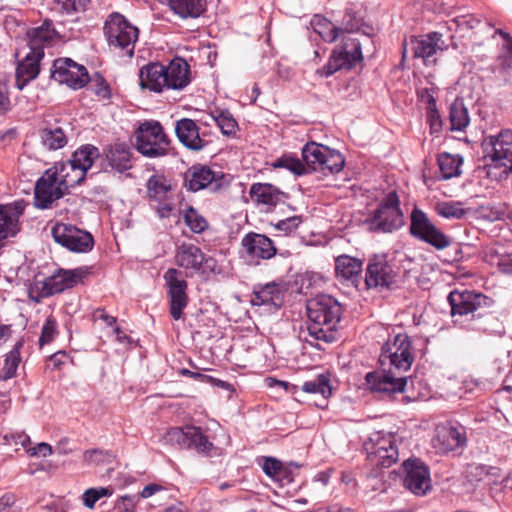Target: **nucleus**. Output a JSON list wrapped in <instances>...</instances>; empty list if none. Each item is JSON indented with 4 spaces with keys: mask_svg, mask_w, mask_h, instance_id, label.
<instances>
[{
    "mask_svg": "<svg viewBox=\"0 0 512 512\" xmlns=\"http://www.w3.org/2000/svg\"><path fill=\"white\" fill-rule=\"evenodd\" d=\"M495 34L503 38V53L497 60L494 72L500 74L507 81L508 77L512 76V36L502 29H497Z\"/></svg>",
    "mask_w": 512,
    "mask_h": 512,
    "instance_id": "obj_33",
    "label": "nucleus"
},
{
    "mask_svg": "<svg viewBox=\"0 0 512 512\" xmlns=\"http://www.w3.org/2000/svg\"><path fill=\"white\" fill-rule=\"evenodd\" d=\"M99 149L91 144H85L77 148L69 161L76 165L85 174L93 166L94 162L99 158Z\"/></svg>",
    "mask_w": 512,
    "mask_h": 512,
    "instance_id": "obj_36",
    "label": "nucleus"
},
{
    "mask_svg": "<svg viewBox=\"0 0 512 512\" xmlns=\"http://www.w3.org/2000/svg\"><path fill=\"white\" fill-rule=\"evenodd\" d=\"M428 118L431 123V128L438 130L442 126V120L439 111L436 108V101L433 96L428 99Z\"/></svg>",
    "mask_w": 512,
    "mask_h": 512,
    "instance_id": "obj_60",
    "label": "nucleus"
},
{
    "mask_svg": "<svg viewBox=\"0 0 512 512\" xmlns=\"http://www.w3.org/2000/svg\"><path fill=\"white\" fill-rule=\"evenodd\" d=\"M136 148L144 156L160 157L168 152L169 139L157 121L142 123L135 132Z\"/></svg>",
    "mask_w": 512,
    "mask_h": 512,
    "instance_id": "obj_9",
    "label": "nucleus"
},
{
    "mask_svg": "<svg viewBox=\"0 0 512 512\" xmlns=\"http://www.w3.org/2000/svg\"><path fill=\"white\" fill-rule=\"evenodd\" d=\"M175 133L180 143L190 150L199 151L206 145V142L199 135V127L190 118L177 120Z\"/></svg>",
    "mask_w": 512,
    "mask_h": 512,
    "instance_id": "obj_24",
    "label": "nucleus"
},
{
    "mask_svg": "<svg viewBox=\"0 0 512 512\" xmlns=\"http://www.w3.org/2000/svg\"><path fill=\"white\" fill-rule=\"evenodd\" d=\"M66 192L57 178V170L49 168L36 182L34 189L35 206L40 209H48Z\"/></svg>",
    "mask_w": 512,
    "mask_h": 512,
    "instance_id": "obj_14",
    "label": "nucleus"
},
{
    "mask_svg": "<svg viewBox=\"0 0 512 512\" xmlns=\"http://www.w3.org/2000/svg\"><path fill=\"white\" fill-rule=\"evenodd\" d=\"M222 178L223 174L221 172H215L206 165L195 164L185 172L184 186L192 192H197L212 185L217 188L219 186L218 182Z\"/></svg>",
    "mask_w": 512,
    "mask_h": 512,
    "instance_id": "obj_19",
    "label": "nucleus"
},
{
    "mask_svg": "<svg viewBox=\"0 0 512 512\" xmlns=\"http://www.w3.org/2000/svg\"><path fill=\"white\" fill-rule=\"evenodd\" d=\"M170 8L182 18H197L205 10V0H168Z\"/></svg>",
    "mask_w": 512,
    "mask_h": 512,
    "instance_id": "obj_38",
    "label": "nucleus"
},
{
    "mask_svg": "<svg viewBox=\"0 0 512 512\" xmlns=\"http://www.w3.org/2000/svg\"><path fill=\"white\" fill-rule=\"evenodd\" d=\"M436 214L445 219H462L467 214L463 203L459 201H439L434 205Z\"/></svg>",
    "mask_w": 512,
    "mask_h": 512,
    "instance_id": "obj_44",
    "label": "nucleus"
},
{
    "mask_svg": "<svg viewBox=\"0 0 512 512\" xmlns=\"http://www.w3.org/2000/svg\"><path fill=\"white\" fill-rule=\"evenodd\" d=\"M164 280L168 286L170 314L174 320H179L183 315V310L188 305L186 292L188 284L182 277L181 271L175 268H169L165 272Z\"/></svg>",
    "mask_w": 512,
    "mask_h": 512,
    "instance_id": "obj_16",
    "label": "nucleus"
},
{
    "mask_svg": "<svg viewBox=\"0 0 512 512\" xmlns=\"http://www.w3.org/2000/svg\"><path fill=\"white\" fill-rule=\"evenodd\" d=\"M284 289L280 283L269 282L264 285H256L253 288L251 303L254 306L273 305L280 308L283 301Z\"/></svg>",
    "mask_w": 512,
    "mask_h": 512,
    "instance_id": "obj_26",
    "label": "nucleus"
},
{
    "mask_svg": "<svg viewBox=\"0 0 512 512\" xmlns=\"http://www.w3.org/2000/svg\"><path fill=\"white\" fill-rule=\"evenodd\" d=\"M302 222L300 216H292L283 220H279L275 225L276 229L285 232L286 234L293 232Z\"/></svg>",
    "mask_w": 512,
    "mask_h": 512,
    "instance_id": "obj_62",
    "label": "nucleus"
},
{
    "mask_svg": "<svg viewBox=\"0 0 512 512\" xmlns=\"http://www.w3.org/2000/svg\"><path fill=\"white\" fill-rule=\"evenodd\" d=\"M51 168L57 170V178L66 191L82 183L86 177V174L69 160L56 163Z\"/></svg>",
    "mask_w": 512,
    "mask_h": 512,
    "instance_id": "obj_32",
    "label": "nucleus"
},
{
    "mask_svg": "<svg viewBox=\"0 0 512 512\" xmlns=\"http://www.w3.org/2000/svg\"><path fill=\"white\" fill-rule=\"evenodd\" d=\"M242 256L251 264L269 260L277 253L274 242L264 234L250 232L241 240Z\"/></svg>",
    "mask_w": 512,
    "mask_h": 512,
    "instance_id": "obj_17",
    "label": "nucleus"
},
{
    "mask_svg": "<svg viewBox=\"0 0 512 512\" xmlns=\"http://www.w3.org/2000/svg\"><path fill=\"white\" fill-rule=\"evenodd\" d=\"M465 442L466 437L462 429L442 425L436 428L432 445L439 453L446 454L463 446Z\"/></svg>",
    "mask_w": 512,
    "mask_h": 512,
    "instance_id": "obj_20",
    "label": "nucleus"
},
{
    "mask_svg": "<svg viewBox=\"0 0 512 512\" xmlns=\"http://www.w3.org/2000/svg\"><path fill=\"white\" fill-rule=\"evenodd\" d=\"M402 57L405 58L408 50H411L414 58H421L425 64L429 59L439 51L447 49V44L443 40L441 33L433 31L420 36H411L403 42Z\"/></svg>",
    "mask_w": 512,
    "mask_h": 512,
    "instance_id": "obj_13",
    "label": "nucleus"
},
{
    "mask_svg": "<svg viewBox=\"0 0 512 512\" xmlns=\"http://www.w3.org/2000/svg\"><path fill=\"white\" fill-rule=\"evenodd\" d=\"M339 38L341 44L333 51L328 63L317 70L321 77H329L340 69H350L363 58L357 38L349 35H340Z\"/></svg>",
    "mask_w": 512,
    "mask_h": 512,
    "instance_id": "obj_8",
    "label": "nucleus"
},
{
    "mask_svg": "<svg viewBox=\"0 0 512 512\" xmlns=\"http://www.w3.org/2000/svg\"><path fill=\"white\" fill-rule=\"evenodd\" d=\"M205 261V255L201 249L193 244L183 243L178 246L175 262L186 270L199 271Z\"/></svg>",
    "mask_w": 512,
    "mask_h": 512,
    "instance_id": "obj_29",
    "label": "nucleus"
},
{
    "mask_svg": "<svg viewBox=\"0 0 512 512\" xmlns=\"http://www.w3.org/2000/svg\"><path fill=\"white\" fill-rule=\"evenodd\" d=\"M345 165V159L343 155L333 149L328 147L327 153H325V158H323L321 169L318 172H322L326 174L329 173H338L340 172Z\"/></svg>",
    "mask_w": 512,
    "mask_h": 512,
    "instance_id": "obj_48",
    "label": "nucleus"
},
{
    "mask_svg": "<svg viewBox=\"0 0 512 512\" xmlns=\"http://www.w3.org/2000/svg\"><path fill=\"white\" fill-rule=\"evenodd\" d=\"M310 25L325 42L332 43L339 38L338 27L321 15H314Z\"/></svg>",
    "mask_w": 512,
    "mask_h": 512,
    "instance_id": "obj_42",
    "label": "nucleus"
},
{
    "mask_svg": "<svg viewBox=\"0 0 512 512\" xmlns=\"http://www.w3.org/2000/svg\"><path fill=\"white\" fill-rule=\"evenodd\" d=\"M212 116L223 134L231 135L236 132L237 122L229 111H216Z\"/></svg>",
    "mask_w": 512,
    "mask_h": 512,
    "instance_id": "obj_51",
    "label": "nucleus"
},
{
    "mask_svg": "<svg viewBox=\"0 0 512 512\" xmlns=\"http://www.w3.org/2000/svg\"><path fill=\"white\" fill-rule=\"evenodd\" d=\"M484 144L491 147L492 161L512 172V130L503 129L496 135H489Z\"/></svg>",
    "mask_w": 512,
    "mask_h": 512,
    "instance_id": "obj_18",
    "label": "nucleus"
},
{
    "mask_svg": "<svg viewBox=\"0 0 512 512\" xmlns=\"http://www.w3.org/2000/svg\"><path fill=\"white\" fill-rule=\"evenodd\" d=\"M51 77L73 89H80L89 81L87 69L70 58L56 59L52 66Z\"/></svg>",
    "mask_w": 512,
    "mask_h": 512,
    "instance_id": "obj_15",
    "label": "nucleus"
},
{
    "mask_svg": "<svg viewBox=\"0 0 512 512\" xmlns=\"http://www.w3.org/2000/svg\"><path fill=\"white\" fill-rule=\"evenodd\" d=\"M448 119L451 131H464L470 123L467 107L462 99L456 98L449 106Z\"/></svg>",
    "mask_w": 512,
    "mask_h": 512,
    "instance_id": "obj_37",
    "label": "nucleus"
},
{
    "mask_svg": "<svg viewBox=\"0 0 512 512\" xmlns=\"http://www.w3.org/2000/svg\"><path fill=\"white\" fill-rule=\"evenodd\" d=\"M401 468L405 475L402 480H431L430 469L420 458H408L403 462Z\"/></svg>",
    "mask_w": 512,
    "mask_h": 512,
    "instance_id": "obj_39",
    "label": "nucleus"
},
{
    "mask_svg": "<svg viewBox=\"0 0 512 512\" xmlns=\"http://www.w3.org/2000/svg\"><path fill=\"white\" fill-rule=\"evenodd\" d=\"M327 146L316 142H309L302 148V159L304 161L307 172H318L321 169L323 158L327 153Z\"/></svg>",
    "mask_w": 512,
    "mask_h": 512,
    "instance_id": "obj_35",
    "label": "nucleus"
},
{
    "mask_svg": "<svg viewBox=\"0 0 512 512\" xmlns=\"http://www.w3.org/2000/svg\"><path fill=\"white\" fill-rule=\"evenodd\" d=\"M57 334V321L53 316H49L46 318L45 323L41 330V335L39 338V345L42 347L45 344H49L53 341L55 335Z\"/></svg>",
    "mask_w": 512,
    "mask_h": 512,
    "instance_id": "obj_55",
    "label": "nucleus"
},
{
    "mask_svg": "<svg viewBox=\"0 0 512 512\" xmlns=\"http://www.w3.org/2000/svg\"><path fill=\"white\" fill-rule=\"evenodd\" d=\"M366 29H370L368 26H365L362 22V19L357 17L355 13L351 11H346L342 18L341 26L338 27L339 36L340 35H349L353 36L360 31L368 36L369 32Z\"/></svg>",
    "mask_w": 512,
    "mask_h": 512,
    "instance_id": "obj_45",
    "label": "nucleus"
},
{
    "mask_svg": "<svg viewBox=\"0 0 512 512\" xmlns=\"http://www.w3.org/2000/svg\"><path fill=\"white\" fill-rule=\"evenodd\" d=\"M362 270L363 263L358 258L340 255L335 259L336 276L342 282H347L357 287Z\"/></svg>",
    "mask_w": 512,
    "mask_h": 512,
    "instance_id": "obj_28",
    "label": "nucleus"
},
{
    "mask_svg": "<svg viewBox=\"0 0 512 512\" xmlns=\"http://www.w3.org/2000/svg\"><path fill=\"white\" fill-rule=\"evenodd\" d=\"M60 11L65 14H72L85 11L90 0H56Z\"/></svg>",
    "mask_w": 512,
    "mask_h": 512,
    "instance_id": "obj_56",
    "label": "nucleus"
},
{
    "mask_svg": "<svg viewBox=\"0 0 512 512\" xmlns=\"http://www.w3.org/2000/svg\"><path fill=\"white\" fill-rule=\"evenodd\" d=\"M95 93L102 99H109L111 96L109 85L101 76H98L95 80Z\"/></svg>",
    "mask_w": 512,
    "mask_h": 512,
    "instance_id": "obj_64",
    "label": "nucleus"
},
{
    "mask_svg": "<svg viewBox=\"0 0 512 512\" xmlns=\"http://www.w3.org/2000/svg\"><path fill=\"white\" fill-rule=\"evenodd\" d=\"M189 442L188 448H194L200 453L208 454L213 450V443L202 433L201 428L188 426Z\"/></svg>",
    "mask_w": 512,
    "mask_h": 512,
    "instance_id": "obj_47",
    "label": "nucleus"
},
{
    "mask_svg": "<svg viewBox=\"0 0 512 512\" xmlns=\"http://www.w3.org/2000/svg\"><path fill=\"white\" fill-rule=\"evenodd\" d=\"M30 457L46 458L53 454V448L46 442H40L33 447L27 448Z\"/></svg>",
    "mask_w": 512,
    "mask_h": 512,
    "instance_id": "obj_61",
    "label": "nucleus"
},
{
    "mask_svg": "<svg viewBox=\"0 0 512 512\" xmlns=\"http://www.w3.org/2000/svg\"><path fill=\"white\" fill-rule=\"evenodd\" d=\"M189 436L190 435H188V426L184 428L173 427L170 428L165 433L164 439L167 443H170L171 445H178L180 447L188 448Z\"/></svg>",
    "mask_w": 512,
    "mask_h": 512,
    "instance_id": "obj_52",
    "label": "nucleus"
},
{
    "mask_svg": "<svg viewBox=\"0 0 512 512\" xmlns=\"http://www.w3.org/2000/svg\"><path fill=\"white\" fill-rule=\"evenodd\" d=\"M30 51H43L44 46H51L59 39L60 35L55 30L51 20H44L41 26L30 29L27 32Z\"/></svg>",
    "mask_w": 512,
    "mask_h": 512,
    "instance_id": "obj_25",
    "label": "nucleus"
},
{
    "mask_svg": "<svg viewBox=\"0 0 512 512\" xmlns=\"http://www.w3.org/2000/svg\"><path fill=\"white\" fill-rule=\"evenodd\" d=\"M51 235L56 243L72 252L86 253L94 246L93 236L72 224L56 223L51 229Z\"/></svg>",
    "mask_w": 512,
    "mask_h": 512,
    "instance_id": "obj_12",
    "label": "nucleus"
},
{
    "mask_svg": "<svg viewBox=\"0 0 512 512\" xmlns=\"http://www.w3.org/2000/svg\"><path fill=\"white\" fill-rule=\"evenodd\" d=\"M364 448L370 468L369 477H383L384 469L391 467L398 460V449L390 434L374 432L369 441L365 442Z\"/></svg>",
    "mask_w": 512,
    "mask_h": 512,
    "instance_id": "obj_4",
    "label": "nucleus"
},
{
    "mask_svg": "<svg viewBox=\"0 0 512 512\" xmlns=\"http://www.w3.org/2000/svg\"><path fill=\"white\" fill-rule=\"evenodd\" d=\"M115 456L108 450L94 448L84 451L83 462L88 465L111 464Z\"/></svg>",
    "mask_w": 512,
    "mask_h": 512,
    "instance_id": "obj_50",
    "label": "nucleus"
},
{
    "mask_svg": "<svg viewBox=\"0 0 512 512\" xmlns=\"http://www.w3.org/2000/svg\"><path fill=\"white\" fill-rule=\"evenodd\" d=\"M132 153L126 144H115L107 153L109 165L118 172H124L132 167Z\"/></svg>",
    "mask_w": 512,
    "mask_h": 512,
    "instance_id": "obj_34",
    "label": "nucleus"
},
{
    "mask_svg": "<svg viewBox=\"0 0 512 512\" xmlns=\"http://www.w3.org/2000/svg\"><path fill=\"white\" fill-rule=\"evenodd\" d=\"M185 224L194 233L200 234L208 227L207 220L193 207H188L183 212Z\"/></svg>",
    "mask_w": 512,
    "mask_h": 512,
    "instance_id": "obj_49",
    "label": "nucleus"
},
{
    "mask_svg": "<svg viewBox=\"0 0 512 512\" xmlns=\"http://www.w3.org/2000/svg\"><path fill=\"white\" fill-rule=\"evenodd\" d=\"M413 361L411 340L406 333L389 338L379 357L382 369L365 376L368 388L385 395L403 392L407 384V377L403 373L410 370Z\"/></svg>",
    "mask_w": 512,
    "mask_h": 512,
    "instance_id": "obj_1",
    "label": "nucleus"
},
{
    "mask_svg": "<svg viewBox=\"0 0 512 512\" xmlns=\"http://www.w3.org/2000/svg\"><path fill=\"white\" fill-rule=\"evenodd\" d=\"M112 494V491L109 488L105 487H96L87 489L83 495L82 500L83 504L87 508H93L95 503L103 497H108Z\"/></svg>",
    "mask_w": 512,
    "mask_h": 512,
    "instance_id": "obj_53",
    "label": "nucleus"
},
{
    "mask_svg": "<svg viewBox=\"0 0 512 512\" xmlns=\"http://www.w3.org/2000/svg\"><path fill=\"white\" fill-rule=\"evenodd\" d=\"M366 222L369 230L377 233H392L404 225V215L396 191H391L382 198Z\"/></svg>",
    "mask_w": 512,
    "mask_h": 512,
    "instance_id": "obj_6",
    "label": "nucleus"
},
{
    "mask_svg": "<svg viewBox=\"0 0 512 512\" xmlns=\"http://www.w3.org/2000/svg\"><path fill=\"white\" fill-rule=\"evenodd\" d=\"M252 201L259 205H265L268 209L277 206L287 199V194L269 183H254L250 188Z\"/></svg>",
    "mask_w": 512,
    "mask_h": 512,
    "instance_id": "obj_27",
    "label": "nucleus"
},
{
    "mask_svg": "<svg viewBox=\"0 0 512 512\" xmlns=\"http://www.w3.org/2000/svg\"><path fill=\"white\" fill-rule=\"evenodd\" d=\"M140 84L154 92H162L165 87V66L153 62L145 65L140 70Z\"/></svg>",
    "mask_w": 512,
    "mask_h": 512,
    "instance_id": "obj_30",
    "label": "nucleus"
},
{
    "mask_svg": "<svg viewBox=\"0 0 512 512\" xmlns=\"http://www.w3.org/2000/svg\"><path fill=\"white\" fill-rule=\"evenodd\" d=\"M405 488L415 495L423 496L431 490L430 482H403Z\"/></svg>",
    "mask_w": 512,
    "mask_h": 512,
    "instance_id": "obj_63",
    "label": "nucleus"
},
{
    "mask_svg": "<svg viewBox=\"0 0 512 512\" xmlns=\"http://www.w3.org/2000/svg\"><path fill=\"white\" fill-rule=\"evenodd\" d=\"M264 473L275 480H294L301 477L302 465L297 462H283L275 457H263Z\"/></svg>",
    "mask_w": 512,
    "mask_h": 512,
    "instance_id": "obj_22",
    "label": "nucleus"
},
{
    "mask_svg": "<svg viewBox=\"0 0 512 512\" xmlns=\"http://www.w3.org/2000/svg\"><path fill=\"white\" fill-rule=\"evenodd\" d=\"M104 34L111 50L122 56L134 55L139 30L122 14L114 12L108 16L104 24Z\"/></svg>",
    "mask_w": 512,
    "mask_h": 512,
    "instance_id": "obj_5",
    "label": "nucleus"
},
{
    "mask_svg": "<svg viewBox=\"0 0 512 512\" xmlns=\"http://www.w3.org/2000/svg\"><path fill=\"white\" fill-rule=\"evenodd\" d=\"M463 158L460 155H454L443 152L438 156V165L443 179H450L461 174V165Z\"/></svg>",
    "mask_w": 512,
    "mask_h": 512,
    "instance_id": "obj_41",
    "label": "nucleus"
},
{
    "mask_svg": "<svg viewBox=\"0 0 512 512\" xmlns=\"http://www.w3.org/2000/svg\"><path fill=\"white\" fill-rule=\"evenodd\" d=\"M90 267H78L75 269H59L53 275L42 280L36 279L29 287V298L40 303L43 299L61 293L67 289L83 283L84 279L90 274Z\"/></svg>",
    "mask_w": 512,
    "mask_h": 512,
    "instance_id": "obj_3",
    "label": "nucleus"
},
{
    "mask_svg": "<svg viewBox=\"0 0 512 512\" xmlns=\"http://www.w3.org/2000/svg\"><path fill=\"white\" fill-rule=\"evenodd\" d=\"M151 207L160 219H166L174 215L175 203L170 197L163 201H156L151 203Z\"/></svg>",
    "mask_w": 512,
    "mask_h": 512,
    "instance_id": "obj_58",
    "label": "nucleus"
},
{
    "mask_svg": "<svg viewBox=\"0 0 512 512\" xmlns=\"http://www.w3.org/2000/svg\"><path fill=\"white\" fill-rule=\"evenodd\" d=\"M190 81V66L185 59L176 57L165 66L166 89L182 90Z\"/></svg>",
    "mask_w": 512,
    "mask_h": 512,
    "instance_id": "obj_23",
    "label": "nucleus"
},
{
    "mask_svg": "<svg viewBox=\"0 0 512 512\" xmlns=\"http://www.w3.org/2000/svg\"><path fill=\"white\" fill-rule=\"evenodd\" d=\"M138 500L137 495H124L116 502L114 512H135Z\"/></svg>",
    "mask_w": 512,
    "mask_h": 512,
    "instance_id": "obj_59",
    "label": "nucleus"
},
{
    "mask_svg": "<svg viewBox=\"0 0 512 512\" xmlns=\"http://www.w3.org/2000/svg\"><path fill=\"white\" fill-rule=\"evenodd\" d=\"M23 344V340L17 341L13 349L6 355L2 368V377L4 379L13 378L16 375L19 363L21 362L20 350Z\"/></svg>",
    "mask_w": 512,
    "mask_h": 512,
    "instance_id": "obj_46",
    "label": "nucleus"
},
{
    "mask_svg": "<svg viewBox=\"0 0 512 512\" xmlns=\"http://www.w3.org/2000/svg\"><path fill=\"white\" fill-rule=\"evenodd\" d=\"M409 233L436 250H444L452 243V239L431 221L427 213L416 206L410 215Z\"/></svg>",
    "mask_w": 512,
    "mask_h": 512,
    "instance_id": "obj_7",
    "label": "nucleus"
},
{
    "mask_svg": "<svg viewBox=\"0 0 512 512\" xmlns=\"http://www.w3.org/2000/svg\"><path fill=\"white\" fill-rule=\"evenodd\" d=\"M302 391L305 393L320 394L323 397L325 404L319 405L321 408L326 406V401L332 394V388L330 386V380L328 376L320 374L310 381H306L302 385Z\"/></svg>",
    "mask_w": 512,
    "mask_h": 512,
    "instance_id": "obj_43",
    "label": "nucleus"
},
{
    "mask_svg": "<svg viewBox=\"0 0 512 512\" xmlns=\"http://www.w3.org/2000/svg\"><path fill=\"white\" fill-rule=\"evenodd\" d=\"M171 184L161 175H153L147 182V193L151 203L170 198Z\"/></svg>",
    "mask_w": 512,
    "mask_h": 512,
    "instance_id": "obj_40",
    "label": "nucleus"
},
{
    "mask_svg": "<svg viewBox=\"0 0 512 512\" xmlns=\"http://www.w3.org/2000/svg\"><path fill=\"white\" fill-rule=\"evenodd\" d=\"M399 280V269L389 263L385 254H376L369 259L365 274V285L368 289L392 288Z\"/></svg>",
    "mask_w": 512,
    "mask_h": 512,
    "instance_id": "obj_11",
    "label": "nucleus"
},
{
    "mask_svg": "<svg viewBox=\"0 0 512 512\" xmlns=\"http://www.w3.org/2000/svg\"><path fill=\"white\" fill-rule=\"evenodd\" d=\"M275 167L286 168L296 175L308 173L305 164L301 160L292 157L279 158L275 163Z\"/></svg>",
    "mask_w": 512,
    "mask_h": 512,
    "instance_id": "obj_57",
    "label": "nucleus"
},
{
    "mask_svg": "<svg viewBox=\"0 0 512 512\" xmlns=\"http://www.w3.org/2000/svg\"><path fill=\"white\" fill-rule=\"evenodd\" d=\"M307 332L316 341L332 343L342 316L341 304L332 296L320 294L307 302Z\"/></svg>",
    "mask_w": 512,
    "mask_h": 512,
    "instance_id": "obj_2",
    "label": "nucleus"
},
{
    "mask_svg": "<svg viewBox=\"0 0 512 512\" xmlns=\"http://www.w3.org/2000/svg\"><path fill=\"white\" fill-rule=\"evenodd\" d=\"M43 57L44 51H30L18 62L15 72V86L19 90H23L25 86L38 77L40 73V61Z\"/></svg>",
    "mask_w": 512,
    "mask_h": 512,
    "instance_id": "obj_21",
    "label": "nucleus"
},
{
    "mask_svg": "<svg viewBox=\"0 0 512 512\" xmlns=\"http://www.w3.org/2000/svg\"><path fill=\"white\" fill-rule=\"evenodd\" d=\"M487 300L486 296L474 291H451L448 295V302L454 322L469 321L481 317L482 314L478 311L486 304Z\"/></svg>",
    "mask_w": 512,
    "mask_h": 512,
    "instance_id": "obj_10",
    "label": "nucleus"
},
{
    "mask_svg": "<svg viewBox=\"0 0 512 512\" xmlns=\"http://www.w3.org/2000/svg\"><path fill=\"white\" fill-rule=\"evenodd\" d=\"M42 145L48 150H58L63 148L67 142V136L64 129L58 125L45 122V126L39 131Z\"/></svg>",
    "mask_w": 512,
    "mask_h": 512,
    "instance_id": "obj_31",
    "label": "nucleus"
},
{
    "mask_svg": "<svg viewBox=\"0 0 512 512\" xmlns=\"http://www.w3.org/2000/svg\"><path fill=\"white\" fill-rule=\"evenodd\" d=\"M468 473L470 476L475 477L476 480H483L486 477H500V470L498 468L480 464L469 465Z\"/></svg>",
    "mask_w": 512,
    "mask_h": 512,
    "instance_id": "obj_54",
    "label": "nucleus"
}]
</instances>
